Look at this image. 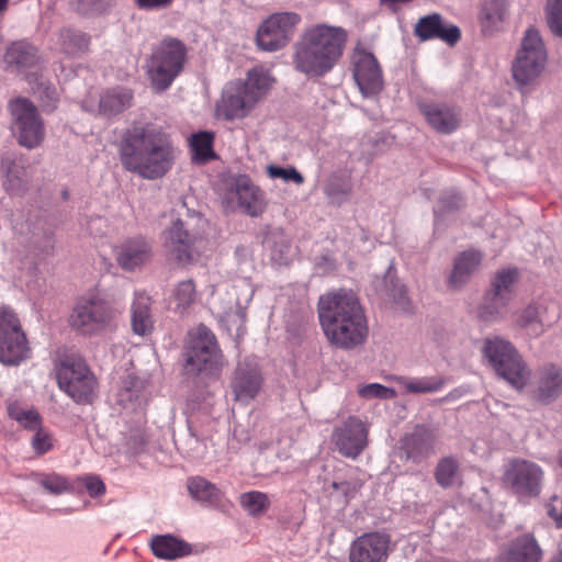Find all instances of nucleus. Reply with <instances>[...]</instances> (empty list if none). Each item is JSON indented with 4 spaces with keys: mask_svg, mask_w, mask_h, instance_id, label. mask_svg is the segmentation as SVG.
I'll return each mask as SVG.
<instances>
[{
    "mask_svg": "<svg viewBox=\"0 0 562 562\" xmlns=\"http://www.w3.org/2000/svg\"><path fill=\"white\" fill-rule=\"evenodd\" d=\"M548 50L539 32L526 30L520 46L510 64L512 78L518 91L525 95L532 92L546 70Z\"/></svg>",
    "mask_w": 562,
    "mask_h": 562,
    "instance_id": "nucleus-3",
    "label": "nucleus"
},
{
    "mask_svg": "<svg viewBox=\"0 0 562 562\" xmlns=\"http://www.w3.org/2000/svg\"><path fill=\"white\" fill-rule=\"evenodd\" d=\"M188 445L190 447V450L194 453V456H200L202 453L199 435L196 434V431L193 430L190 422Z\"/></svg>",
    "mask_w": 562,
    "mask_h": 562,
    "instance_id": "nucleus-61",
    "label": "nucleus"
},
{
    "mask_svg": "<svg viewBox=\"0 0 562 562\" xmlns=\"http://www.w3.org/2000/svg\"><path fill=\"white\" fill-rule=\"evenodd\" d=\"M267 175L271 179H282L284 182H293L297 186L304 182V177L294 167L283 168L269 165L267 166Z\"/></svg>",
    "mask_w": 562,
    "mask_h": 562,
    "instance_id": "nucleus-53",
    "label": "nucleus"
},
{
    "mask_svg": "<svg viewBox=\"0 0 562 562\" xmlns=\"http://www.w3.org/2000/svg\"><path fill=\"white\" fill-rule=\"evenodd\" d=\"M213 139L214 136L210 132H199L191 135L189 143L194 161L205 162L214 157Z\"/></svg>",
    "mask_w": 562,
    "mask_h": 562,
    "instance_id": "nucleus-44",
    "label": "nucleus"
},
{
    "mask_svg": "<svg viewBox=\"0 0 562 562\" xmlns=\"http://www.w3.org/2000/svg\"><path fill=\"white\" fill-rule=\"evenodd\" d=\"M198 299L195 284L192 280L179 282L169 297L170 308L180 315H184L195 304Z\"/></svg>",
    "mask_w": 562,
    "mask_h": 562,
    "instance_id": "nucleus-38",
    "label": "nucleus"
},
{
    "mask_svg": "<svg viewBox=\"0 0 562 562\" xmlns=\"http://www.w3.org/2000/svg\"><path fill=\"white\" fill-rule=\"evenodd\" d=\"M318 318L326 339L337 348L353 349L368 336L363 308L352 291L339 290L322 295Z\"/></svg>",
    "mask_w": 562,
    "mask_h": 562,
    "instance_id": "nucleus-2",
    "label": "nucleus"
},
{
    "mask_svg": "<svg viewBox=\"0 0 562 562\" xmlns=\"http://www.w3.org/2000/svg\"><path fill=\"white\" fill-rule=\"evenodd\" d=\"M389 538L380 532L359 537L350 548L351 562H382L389 550Z\"/></svg>",
    "mask_w": 562,
    "mask_h": 562,
    "instance_id": "nucleus-25",
    "label": "nucleus"
},
{
    "mask_svg": "<svg viewBox=\"0 0 562 562\" xmlns=\"http://www.w3.org/2000/svg\"><path fill=\"white\" fill-rule=\"evenodd\" d=\"M198 347L201 349H212L218 347L214 334L202 324L192 328L188 334L187 351H195V348Z\"/></svg>",
    "mask_w": 562,
    "mask_h": 562,
    "instance_id": "nucleus-48",
    "label": "nucleus"
},
{
    "mask_svg": "<svg viewBox=\"0 0 562 562\" xmlns=\"http://www.w3.org/2000/svg\"><path fill=\"white\" fill-rule=\"evenodd\" d=\"M240 507L251 517H261L269 509L271 502L268 494L260 491H249L239 495Z\"/></svg>",
    "mask_w": 562,
    "mask_h": 562,
    "instance_id": "nucleus-43",
    "label": "nucleus"
},
{
    "mask_svg": "<svg viewBox=\"0 0 562 562\" xmlns=\"http://www.w3.org/2000/svg\"><path fill=\"white\" fill-rule=\"evenodd\" d=\"M547 20L552 33L562 37V0H548Z\"/></svg>",
    "mask_w": 562,
    "mask_h": 562,
    "instance_id": "nucleus-51",
    "label": "nucleus"
},
{
    "mask_svg": "<svg viewBox=\"0 0 562 562\" xmlns=\"http://www.w3.org/2000/svg\"><path fill=\"white\" fill-rule=\"evenodd\" d=\"M262 385V375L256 358H245L237 364L232 380V390L236 401L249 403L259 393Z\"/></svg>",
    "mask_w": 562,
    "mask_h": 562,
    "instance_id": "nucleus-21",
    "label": "nucleus"
},
{
    "mask_svg": "<svg viewBox=\"0 0 562 562\" xmlns=\"http://www.w3.org/2000/svg\"><path fill=\"white\" fill-rule=\"evenodd\" d=\"M274 81L273 76L268 69L258 66L248 70L245 81H241V86L246 87L247 91L260 103L271 90Z\"/></svg>",
    "mask_w": 562,
    "mask_h": 562,
    "instance_id": "nucleus-36",
    "label": "nucleus"
},
{
    "mask_svg": "<svg viewBox=\"0 0 562 562\" xmlns=\"http://www.w3.org/2000/svg\"><path fill=\"white\" fill-rule=\"evenodd\" d=\"M87 231L91 236L100 237L108 233V220L103 216H93L87 222Z\"/></svg>",
    "mask_w": 562,
    "mask_h": 562,
    "instance_id": "nucleus-57",
    "label": "nucleus"
},
{
    "mask_svg": "<svg viewBox=\"0 0 562 562\" xmlns=\"http://www.w3.org/2000/svg\"><path fill=\"white\" fill-rule=\"evenodd\" d=\"M4 63L11 72L23 76L29 83L37 80L42 68L36 47L25 41L14 42L7 48Z\"/></svg>",
    "mask_w": 562,
    "mask_h": 562,
    "instance_id": "nucleus-19",
    "label": "nucleus"
},
{
    "mask_svg": "<svg viewBox=\"0 0 562 562\" xmlns=\"http://www.w3.org/2000/svg\"><path fill=\"white\" fill-rule=\"evenodd\" d=\"M119 155L125 170L146 180H157L171 170L177 148L160 127L137 125L124 133Z\"/></svg>",
    "mask_w": 562,
    "mask_h": 562,
    "instance_id": "nucleus-1",
    "label": "nucleus"
},
{
    "mask_svg": "<svg viewBox=\"0 0 562 562\" xmlns=\"http://www.w3.org/2000/svg\"><path fill=\"white\" fill-rule=\"evenodd\" d=\"M503 480L519 496H537L541 490L543 471L533 461L512 459L506 464Z\"/></svg>",
    "mask_w": 562,
    "mask_h": 562,
    "instance_id": "nucleus-14",
    "label": "nucleus"
},
{
    "mask_svg": "<svg viewBox=\"0 0 562 562\" xmlns=\"http://www.w3.org/2000/svg\"><path fill=\"white\" fill-rule=\"evenodd\" d=\"M547 562H562V548H559Z\"/></svg>",
    "mask_w": 562,
    "mask_h": 562,
    "instance_id": "nucleus-64",
    "label": "nucleus"
},
{
    "mask_svg": "<svg viewBox=\"0 0 562 562\" xmlns=\"http://www.w3.org/2000/svg\"><path fill=\"white\" fill-rule=\"evenodd\" d=\"M483 353L497 374L513 387L520 390L526 385L529 371L509 341L499 337L486 338Z\"/></svg>",
    "mask_w": 562,
    "mask_h": 562,
    "instance_id": "nucleus-6",
    "label": "nucleus"
},
{
    "mask_svg": "<svg viewBox=\"0 0 562 562\" xmlns=\"http://www.w3.org/2000/svg\"><path fill=\"white\" fill-rule=\"evenodd\" d=\"M465 393H467V391L463 387L454 389L451 392H449L446 396H443L441 398V402H443V403L453 402V401L462 397Z\"/></svg>",
    "mask_w": 562,
    "mask_h": 562,
    "instance_id": "nucleus-63",
    "label": "nucleus"
},
{
    "mask_svg": "<svg viewBox=\"0 0 562 562\" xmlns=\"http://www.w3.org/2000/svg\"><path fill=\"white\" fill-rule=\"evenodd\" d=\"M133 94L126 88H113L104 91L99 99L98 105L82 102V108L88 112H98L100 115L111 117L124 112L132 105Z\"/></svg>",
    "mask_w": 562,
    "mask_h": 562,
    "instance_id": "nucleus-26",
    "label": "nucleus"
},
{
    "mask_svg": "<svg viewBox=\"0 0 562 562\" xmlns=\"http://www.w3.org/2000/svg\"><path fill=\"white\" fill-rule=\"evenodd\" d=\"M435 477L442 487H451L459 484L462 477L459 461L450 456L440 459L436 467Z\"/></svg>",
    "mask_w": 562,
    "mask_h": 562,
    "instance_id": "nucleus-42",
    "label": "nucleus"
},
{
    "mask_svg": "<svg viewBox=\"0 0 562 562\" xmlns=\"http://www.w3.org/2000/svg\"><path fill=\"white\" fill-rule=\"evenodd\" d=\"M351 72L363 98L379 97L384 88V79L382 68L373 53L357 46L351 55Z\"/></svg>",
    "mask_w": 562,
    "mask_h": 562,
    "instance_id": "nucleus-12",
    "label": "nucleus"
},
{
    "mask_svg": "<svg viewBox=\"0 0 562 562\" xmlns=\"http://www.w3.org/2000/svg\"><path fill=\"white\" fill-rule=\"evenodd\" d=\"M26 183L25 170L16 165L12 164L8 167L4 187L11 193L20 192Z\"/></svg>",
    "mask_w": 562,
    "mask_h": 562,
    "instance_id": "nucleus-50",
    "label": "nucleus"
},
{
    "mask_svg": "<svg viewBox=\"0 0 562 562\" xmlns=\"http://www.w3.org/2000/svg\"><path fill=\"white\" fill-rule=\"evenodd\" d=\"M435 443L436 436L432 430L416 426L412 432L404 436L401 449L407 460L418 462L434 451Z\"/></svg>",
    "mask_w": 562,
    "mask_h": 562,
    "instance_id": "nucleus-28",
    "label": "nucleus"
},
{
    "mask_svg": "<svg viewBox=\"0 0 562 562\" xmlns=\"http://www.w3.org/2000/svg\"><path fill=\"white\" fill-rule=\"evenodd\" d=\"M543 551L532 533L516 537L504 552L502 562H541Z\"/></svg>",
    "mask_w": 562,
    "mask_h": 562,
    "instance_id": "nucleus-29",
    "label": "nucleus"
},
{
    "mask_svg": "<svg viewBox=\"0 0 562 562\" xmlns=\"http://www.w3.org/2000/svg\"><path fill=\"white\" fill-rule=\"evenodd\" d=\"M415 34L420 40L440 38L448 44H454L460 38V31L456 25L446 26L439 14L423 16L415 25Z\"/></svg>",
    "mask_w": 562,
    "mask_h": 562,
    "instance_id": "nucleus-30",
    "label": "nucleus"
},
{
    "mask_svg": "<svg viewBox=\"0 0 562 562\" xmlns=\"http://www.w3.org/2000/svg\"><path fill=\"white\" fill-rule=\"evenodd\" d=\"M188 491L192 498L207 506L218 504L222 498L220 488L202 476L189 479Z\"/></svg>",
    "mask_w": 562,
    "mask_h": 562,
    "instance_id": "nucleus-39",
    "label": "nucleus"
},
{
    "mask_svg": "<svg viewBox=\"0 0 562 562\" xmlns=\"http://www.w3.org/2000/svg\"><path fill=\"white\" fill-rule=\"evenodd\" d=\"M213 303V313L229 334H244L246 310L254 296V286L248 279H238L232 286H225Z\"/></svg>",
    "mask_w": 562,
    "mask_h": 562,
    "instance_id": "nucleus-5",
    "label": "nucleus"
},
{
    "mask_svg": "<svg viewBox=\"0 0 562 562\" xmlns=\"http://www.w3.org/2000/svg\"><path fill=\"white\" fill-rule=\"evenodd\" d=\"M461 205V198L458 193H450L441 196L440 206L442 210H454Z\"/></svg>",
    "mask_w": 562,
    "mask_h": 562,
    "instance_id": "nucleus-60",
    "label": "nucleus"
},
{
    "mask_svg": "<svg viewBox=\"0 0 562 562\" xmlns=\"http://www.w3.org/2000/svg\"><path fill=\"white\" fill-rule=\"evenodd\" d=\"M505 7L501 0H486L481 9L479 21L482 33L492 35L502 29Z\"/></svg>",
    "mask_w": 562,
    "mask_h": 562,
    "instance_id": "nucleus-37",
    "label": "nucleus"
},
{
    "mask_svg": "<svg viewBox=\"0 0 562 562\" xmlns=\"http://www.w3.org/2000/svg\"><path fill=\"white\" fill-rule=\"evenodd\" d=\"M517 324L524 328L529 336H539L543 331V321L538 306L528 305L517 317Z\"/></svg>",
    "mask_w": 562,
    "mask_h": 562,
    "instance_id": "nucleus-46",
    "label": "nucleus"
},
{
    "mask_svg": "<svg viewBox=\"0 0 562 562\" xmlns=\"http://www.w3.org/2000/svg\"><path fill=\"white\" fill-rule=\"evenodd\" d=\"M187 58V48L177 38L166 37L151 52L146 72L154 89H168L181 72Z\"/></svg>",
    "mask_w": 562,
    "mask_h": 562,
    "instance_id": "nucleus-4",
    "label": "nucleus"
},
{
    "mask_svg": "<svg viewBox=\"0 0 562 562\" xmlns=\"http://www.w3.org/2000/svg\"><path fill=\"white\" fill-rule=\"evenodd\" d=\"M368 435V425L357 416H349L334 428L331 441L341 456L356 459L367 448Z\"/></svg>",
    "mask_w": 562,
    "mask_h": 562,
    "instance_id": "nucleus-15",
    "label": "nucleus"
},
{
    "mask_svg": "<svg viewBox=\"0 0 562 562\" xmlns=\"http://www.w3.org/2000/svg\"><path fill=\"white\" fill-rule=\"evenodd\" d=\"M358 394L364 400L382 398L391 400L396 396L395 390L380 383H369L358 389Z\"/></svg>",
    "mask_w": 562,
    "mask_h": 562,
    "instance_id": "nucleus-52",
    "label": "nucleus"
},
{
    "mask_svg": "<svg viewBox=\"0 0 562 562\" xmlns=\"http://www.w3.org/2000/svg\"><path fill=\"white\" fill-rule=\"evenodd\" d=\"M173 0H137V5L146 10H159L169 7Z\"/></svg>",
    "mask_w": 562,
    "mask_h": 562,
    "instance_id": "nucleus-59",
    "label": "nucleus"
},
{
    "mask_svg": "<svg viewBox=\"0 0 562 562\" xmlns=\"http://www.w3.org/2000/svg\"><path fill=\"white\" fill-rule=\"evenodd\" d=\"M392 296L396 304H398L402 308H406L408 300L406 296V290L403 285L395 286Z\"/></svg>",
    "mask_w": 562,
    "mask_h": 562,
    "instance_id": "nucleus-62",
    "label": "nucleus"
},
{
    "mask_svg": "<svg viewBox=\"0 0 562 562\" xmlns=\"http://www.w3.org/2000/svg\"><path fill=\"white\" fill-rule=\"evenodd\" d=\"M76 482L82 484L91 497H98L105 493V485L98 475L87 474L78 476Z\"/></svg>",
    "mask_w": 562,
    "mask_h": 562,
    "instance_id": "nucleus-54",
    "label": "nucleus"
},
{
    "mask_svg": "<svg viewBox=\"0 0 562 562\" xmlns=\"http://www.w3.org/2000/svg\"><path fill=\"white\" fill-rule=\"evenodd\" d=\"M35 481L41 485L47 493L53 495H61L65 493L74 492V485L69 480L60 474H37Z\"/></svg>",
    "mask_w": 562,
    "mask_h": 562,
    "instance_id": "nucleus-47",
    "label": "nucleus"
},
{
    "mask_svg": "<svg viewBox=\"0 0 562 562\" xmlns=\"http://www.w3.org/2000/svg\"><path fill=\"white\" fill-rule=\"evenodd\" d=\"M145 445V436L140 428L132 429L125 437L124 449L126 453L136 454L142 451Z\"/></svg>",
    "mask_w": 562,
    "mask_h": 562,
    "instance_id": "nucleus-55",
    "label": "nucleus"
},
{
    "mask_svg": "<svg viewBox=\"0 0 562 562\" xmlns=\"http://www.w3.org/2000/svg\"><path fill=\"white\" fill-rule=\"evenodd\" d=\"M562 393V371L554 366L544 367L539 375L537 396L540 401L550 402Z\"/></svg>",
    "mask_w": 562,
    "mask_h": 562,
    "instance_id": "nucleus-35",
    "label": "nucleus"
},
{
    "mask_svg": "<svg viewBox=\"0 0 562 562\" xmlns=\"http://www.w3.org/2000/svg\"><path fill=\"white\" fill-rule=\"evenodd\" d=\"M32 446L37 453H45L52 448L53 441L50 436L40 427L32 439Z\"/></svg>",
    "mask_w": 562,
    "mask_h": 562,
    "instance_id": "nucleus-56",
    "label": "nucleus"
},
{
    "mask_svg": "<svg viewBox=\"0 0 562 562\" xmlns=\"http://www.w3.org/2000/svg\"><path fill=\"white\" fill-rule=\"evenodd\" d=\"M228 211L240 210L250 216L260 215L266 207L265 195L248 178H238L223 196Z\"/></svg>",
    "mask_w": 562,
    "mask_h": 562,
    "instance_id": "nucleus-17",
    "label": "nucleus"
},
{
    "mask_svg": "<svg viewBox=\"0 0 562 562\" xmlns=\"http://www.w3.org/2000/svg\"><path fill=\"white\" fill-rule=\"evenodd\" d=\"M8 414L20 426L29 430H36L42 425L41 415L36 409L24 407L16 402L8 405Z\"/></svg>",
    "mask_w": 562,
    "mask_h": 562,
    "instance_id": "nucleus-45",
    "label": "nucleus"
},
{
    "mask_svg": "<svg viewBox=\"0 0 562 562\" xmlns=\"http://www.w3.org/2000/svg\"><path fill=\"white\" fill-rule=\"evenodd\" d=\"M519 272L516 268L497 271L491 282V289L480 308V315L486 321L503 318L506 307L515 295Z\"/></svg>",
    "mask_w": 562,
    "mask_h": 562,
    "instance_id": "nucleus-11",
    "label": "nucleus"
},
{
    "mask_svg": "<svg viewBox=\"0 0 562 562\" xmlns=\"http://www.w3.org/2000/svg\"><path fill=\"white\" fill-rule=\"evenodd\" d=\"M293 65L297 71L308 77H322L335 66V63L329 60L326 54H321L299 40L294 45Z\"/></svg>",
    "mask_w": 562,
    "mask_h": 562,
    "instance_id": "nucleus-23",
    "label": "nucleus"
},
{
    "mask_svg": "<svg viewBox=\"0 0 562 562\" xmlns=\"http://www.w3.org/2000/svg\"><path fill=\"white\" fill-rule=\"evenodd\" d=\"M30 86L33 93L41 99L43 106L50 110L55 109L58 93L54 87L44 80H40V77H37V80H33V83H30Z\"/></svg>",
    "mask_w": 562,
    "mask_h": 562,
    "instance_id": "nucleus-49",
    "label": "nucleus"
},
{
    "mask_svg": "<svg viewBox=\"0 0 562 562\" xmlns=\"http://www.w3.org/2000/svg\"><path fill=\"white\" fill-rule=\"evenodd\" d=\"M143 382L136 376H127L122 382V389L119 392V404L127 411H136L143 403Z\"/></svg>",
    "mask_w": 562,
    "mask_h": 562,
    "instance_id": "nucleus-40",
    "label": "nucleus"
},
{
    "mask_svg": "<svg viewBox=\"0 0 562 562\" xmlns=\"http://www.w3.org/2000/svg\"><path fill=\"white\" fill-rule=\"evenodd\" d=\"M26 336L20 319L7 307H0V362L18 366L30 357Z\"/></svg>",
    "mask_w": 562,
    "mask_h": 562,
    "instance_id": "nucleus-8",
    "label": "nucleus"
},
{
    "mask_svg": "<svg viewBox=\"0 0 562 562\" xmlns=\"http://www.w3.org/2000/svg\"><path fill=\"white\" fill-rule=\"evenodd\" d=\"M483 252L469 249L460 252L453 260L452 270L448 277V286L453 290L461 289L480 269Z\"/></svg>",
    "mask_w": 562,
    "mask_h": 562,
    "instance_id": "nucleus-27",
    "label": "nucleus"
},
{
    "mask_svg": "<svg viewBox=\"0 0 562 562\" xmlns=\"http://www.w3.org/2000/svg\"><path fill=\"white\" fill-rule=\"evenodd\" d=\"M196 237L189 233L184 223L171 215L170 226L164 231V247L170 258L181 265L192 262L196 257Z\"/></svg>",
    "mask_w": 562,
    "mask_h": 562,
    "instance_id": "nucleus-18",
    "label": "nucleus"
},
{
    "mask_svg": "<svg viewBox=\"0 0 562 562\" xmlns=\"http://www.w3.org/2000/svg\"><path fill=\"white\" fill-rule=\"evenodd\" d=\"M115 319L116 311L103 299L92 295L75 304L69 324L81 334L93 336L112 330Z\"/></svg>",
    "mask_w": 562,
    "mask_h": 562,
    "instance_id": "nucleus-7",
    "label": "nucleus"
},
{
    "mask_svg": "<svg viewBox=\"0 0 562 562\" xmlns=\"http://www.w3.org/2000/svg\"><path fill=\"white\" fill-rule=\"evenodd\" d=\"M9 111L19 143L26 148L37 147L44 139L45 127L36 106L20 97L10 101Z\"/></svg>",
    "mask_w": 562,
    "mask_h": 562,
    "instance_id": "nucleus-9",
    "label": "nucleus"
},
{
    "mask_svg": "<svg viewBox=\"0 0 562 562\" xmlns=\"http://www.w3.org/2000/svg\"><path fill=\"white\" fill-rule=\"evenodd\" d=\"M257 105L256 98L241 86V81H232L223 89L217 112L226 120H241L247 117Z\"/></svg>",
    "mask_w": 562,
    "mask_h": 562,
    "instance_id": "nucleus-20",
    "label": "nucleus"
},
{
    "mask_svg": "<svg viewBox=\"0 0 562 562\" xmlns=\"http://www.w3.org/2000/svg\"><path fill=\"white\" fill-rule=\"evenodd\" d=\"M300 40L336 64L342 55L347 33L339 26L316 24L306 29Z\"/></svg>",
    "mask_w": 562,
    "mask_h": 562,
    "instance_id": "nucleus-16",
    "label": "nucleus"
},
{
    "mask_svg": "<svg viewBox=\"0 0 562 562\" xmlns=\"http://www.w3.org/2000/svg\"><path fill=\"white\" fill-rule=\"evenodd\" d=\"M131 323L134 334L146 336L154 328V317L150 311V297L143 293H135L134 301L131 306Z\"/></svg>",
    "mask_w": 562,
    "mask_h": 562,
    "instance_id": "nucleus-33",
    "label": "nucleus"
},
{
    "mask_svg": "<svg viewBox=\"0 0 562 562\" xmlns=\"http://www.w3.org/2000/svg\"><path fill=\"white\" fill-rule=\"evenodd\" d=\"M402 393L405 394H432L441 391L446 385V379L440 375L395 379Z\"/></svg>",
    "mask_w": 562,
    "mask_h": 562,
    "instance_id": "nucleus-34",
    "label": "nucleus"
},
{
    "mask_svg": "<svg viewBox=\"0 0 562 562\" xmlns=\"http://www.w3.org/2000/svg\"><path fill=\"white\" fill-rule=\"evenodd\" d=\"M224 366L220 347L212 349L195 348V351H187L186 369L189 372H204L209 375L217 374Z\"/></svg>",
    "mask_w": 562,
    "mask_h": 562,
    "instance_id": "nucleus-31",
    "label": "nucleus"
},
{
    "mask_svg": "<svg viewBox=\"0 0 562 562\" xmlns=\"http://www.w3.org/2000/svg\"><path fill=\"white\" fill-rule=\"evenodd\" d=\"M89 38L79 31L63 29L56 35L57 48L67 54L76 55L88 48Z\"/></svg>",
    "mask_w": 562,
    "mask_h": 562,
    "instance_id": "nucleus-41",
    "label": "nucleus"
},
{
    "mask_svg": "<svg viewBox=\"0 0 562 562\" xmlns=\"http://www.w3.org/2000/svg\"><path fill=\"white\" fill-rule=\"evenodd\" d=\"M117 265L133 271L147 263L153 255L151 244L143 236L125 238L112 246Z\"/></svg>",
    "mask_w": 562,
    "mask_h": 562,
    "instance_id": "nucleus-22",
    "label": "nucleus"
},
{
    "mask_svg": "<svg viewBox=\"0 0 562 562\" xmlns=\"http://www.w3.org/2000/svg\"><path fill=\"white\" fill-rule=\"evenodd\" d=\"M110 0H80L78 10L82 13L103 12Z\"/></svg>",
    "mask_w": 562,
    "mask_h": 562,
    "instance_id": "nucleus-58",
    "label": "nucleus"
},
{
    "mask_svg": "<svg viewBox=\"0 0 562 562\" xmlns=\"http://www.w3.org/2000/svg\"><path fill=\"white\" fill-rule=\"evenodd\" d=\"M58 385L77 403H90L94 396L95 379L81 359H67L57 374Z\"/></svg>",
    "mask_w": 562,
    "mask_h": 562,
    "instance_id": "nucleus-13",
    "label": "nucleus"
},
{
    "mask_svg": "<svg viewBox=\"0 0 562 562\" xmlns=\"http://www.w3.org/2000/svg\"><path fill=\"white\" fill-rule=\"evenodd\" d=\"M419 110L425 116L427 123L438 133L451 134L461 124V113L459 109L436 102H422Z\"/></svg>",
    "mask_w": 562,
    "mask_h": 562,
    "instance_id": "nucleus-24",
    "label": "nucleus"
},
{
    "mask_svg": "<svg viewBox=\"0 0 562 562\" xmlns=\"http://www.w3.org/2000/svg\"><path fill=\"white\" fill-rule=\"evenodd\" d=\"M300 14L295 12H277L269 15L257 30V45L261 50L276 52L283 48L292 40Z\"/></svg>",
    "mask_w": 562,
    "mask_h": 562,
    "instance_id": "nucleus-10",
    "label": "nucleus"
},
{
    "mask_svg": "<svg viewBox=\"0 0 562 562\" xmlns=\"http://www.w3.org/2000/svg\"><path fill=\"white\" fill-rule=\"evenodd\" d=\"M153 554L161 560H176L191 553V547L172 535H156L149 541Z\"/></svg>",
    "mask_w": 562,
    "mask_h": 562,
    "instance_id": "nucleus-32",
    "label": "nucleus"
}]
</instances>
